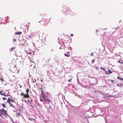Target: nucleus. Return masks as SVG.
<instances>
[{
    "label": "nucleus",
    "mask_w": 123,
    "mask_h": 123,
    "mask_svg": "<svg viewBox=\"0 0 123 123\" xmlns=\"http://www.w3.org/2000/svg\"><path fill=\"white\" fill-rule=\"evenodd\" d=\"M40 100L41 102H49L50 101L48 96H47L45 95L44 94H42L40 96Z\"/></svg>",
    "instance_id": "1"
},
{
    "label": "nucleus",
    "mask_w": 123,
    "mask_h": 123,
    "mask_svg": "<svg viewBox=\"0 0 123 123\" xmlns=\"http://www.w3.org/2000/svg\"><path fill=\"white\" fill-rule=\"evenodd\" d=\"M29 91V89L27 88L26 91V94H24L22 92L21 93L20 95L21 96H23L24 98H30V97L28 94Z\"/></svg>",
    "instance_id": "2"
},
{
    "label": "nucleus",
    "mask_w": 123,
    "mask_h": 123,
    "mask_svg": "<svg viewBox=\"0 0 123 123\" xmlns=\"http://www.w3.org/2000/svg\"><path fill=\"white\" fill-rule=\"evenodd\" d=\"M15 64L11 68V71L13 73H15L17 71V68Z\"/></svg>",
    "instance_id": "3"
},
{
    "label": "nucleus",
    "mask_w": 123,
    "mask_h": 123,
    "mask_svg": "<svg viewBox=\"0 0 123 123\" xmlns=\"http://www.w3.org/2000/svg\"><path fill=\"white\" fill-rule=\"evenodd\" d=\"M49 22L47 19H44L43 20V22L42 23V25L44 26H47Z\"/></svg>",
    "instance_id": "4"
},
{
    "label": "nucleus",
    "mask_w": 123,
    "mask_h": 123,
    "mask_svg": "<svg viewBox=\"0 0 123 123\" xmlns=\"http://www.w3.org/2000/svg\"><path fill=\"white\" fill-rule=\"evenodd\" d=\"M4 110V109L3 108L0 110V116H1L2 118H4L5 117H6L4 114H3Z\"/></svg>",
    "instance_id": "5"
},
{
    "label": "nucleus",
    "mask_w": 123,
    "mask_h": 123,
    "mask_svg": "<svg viewBox=\"0 0 123 123\" xmlns=\"http://www.w3.org/2000/svg\"><path fill=\"white\" fill-rule=\"evenodd\" d=\"M15 104V102L13 100L10 102V103L9 104L10 106L12 107L13 108H14L15 107L14 105Z\"/></svg>",
    "instance_id": "6"
},
{
    "label": "nucleus",
    "mask_w": 123,
    "mask_h": 123,
    "mask_svg": "<svg viewBox=\"0 0 123 123\" xmlns=\"http://www.w3.org/2000/svg\"><path fill=\"white\" fill-rule=\"evenodd\" d=\"M11 98L12 97L11 96L10 97H9L8 98L7 100L6 101L7 102H9V104H10V102H11L13 100H12V99H11Z\"/></svg>",
    "instance_id": "7"
},
{
    "label": "nucleus",
    "mask_w": 123,
    "mask_h": 123,
    "mask_svg": "<svg viewBox=\"0 0 123 123\" xmlns=\"http://www.w3.org/2000/svg\"><path fill=\"white\" fill-rule=\"evenodd\" d=\"M67 53L68 54H65L64 55L67 57H69L70 56V55H69L70 54V53L69 52H67Z\"/></svg>",
    "instance_id": "8"
},
{
    "label": "nucleus",
    "mask_w": 123,
    "mask_h": 123,
    "mask_svg": "<svg viewBox=\"0 0 123 123\" xmlns=\"http://www.w3.org/2000/svg\"><path fill=\"white\" fill-rule=\"evenodd\" d=\"M4 112L3 114H4L5 116H8V114L6 113L7 111L4 109Z\"/></svg>",
    "instance_id": "9"
},
{
    "label": "nucleus",
    "mask_w": 123,
    "mask_h": 123,
    "mask_svg": "<svg viewBox=\"0 0 123 123\" xmlns=\"http://www.w3.org/2000/svg\"><path fill=\"white\" fill-rule=\"evenodd\" d=\"M15 49V48L12 47L11 48H10L9 49V51H13V50H14Z\"/></svg>",
    "instance_id": "10"
},
{
    "label": "nucleus",
    "mask_w": 123,
    "mask_h": 123,
    "mask_svg": "<svg viewBox=\"0 0 123 123\" xmlns=\"http://www.w3.org/2000/svg\"><path fill=\"white\" fill-rule=\"evenodd\" d=\"M22 33V32H17L15 33V34H18L19 35V34H21Z\"/></svg>",
    "instance_id": "11"
},
{
    "label": "nucleus",
    "mask_w": 123,
    "mask_h": 123,
    "mask_svg": "<svg viewBox=\"0 0 123 123\" xmlns=\"http://www.w3.org/2000/svg\"><path fill=\"white\" fill-rule=\"evenodd\" d=\"M105 68H103V70L105 71V73H106V74H109V73H108L107 71H106V70H105Z\"/></svg>",
    "instance_id": "12"
},
{
    "label": "nucleus",
    "mask_w": 123,
    "mask_h": 123,
    "mask_svg": "<svg viewBox=\"0 0 123 123\" xmlns=\"http://www.w3.org/2000/svg\"><path fill=\"white\" fill-rule=\"evenodd\" d=\"M117 86H119L120 87H121L122 86V85H123L121 83L120 84V85H119L118 84H117Z\"/></svg>",
    "instance_id": "13"
},
{
    "label": "nucleus",
    "mask_w": 123,
    "mask_h": 123,
    "mask_svg": "<svg viewBox=\"0 0 123 123\" xmlns=\"http://www.w3.org/2000/svg\"><path fill=\"white\" fill-rule=\"evenodd\" d=\"M117 77V79H120L122 80H123V78H120V77H119L118 76Z\"/></svg>",
    "instance_id": "14"
},
{
    "label": "nucleus",
    "mask_w": 123,
    "mask_h": 123,
    "mask_svg": "<svg viewBox=\"0 0 123 123\" xmlns=\"http://www.w3.org/2000/svg\"><path fill=\"white\" fill-rule=\"evenodd\" d=\"M28 37L29 38H33V35H29L28 36Z\"/></svg>",
    "instance_id": "15"
},
{
    "label": "nucleus",
    "mask_w": 123,
    "mask_h": 123,
    "mask_svg": "<svg viewBox=\"0 0 123 123\" xmlns=\"http://www.w3.org/2000/svg\"><path fill=\"white\" fill-rule=\"evenodd\" d=\"M108 73H109V74H111L112 73V72L109 69L108 71Z\"/></svg>",
    "instance_id": "16"
},
{
    "label": "nucleus",
    "mask_w": 123,
    "mask_h": 123,
    "mask_svg": "<svg viewBox=\"0 0 123 123\" xmlns=\"http://www.w3.org/2000/svg\"><path fill=\"white\" fill-rule=\"evenodd\" d=\"M2 106L4 107V108H6V106L3 103V104H2Z\"/></svg>",
    "instance_id": "17"
},
{
    "label": "nucleus",
    "mask_w": 123,
    "mask_h": 123,
    "mask_svg": "<svg viewBox=\"0 0 123 123\" xmlns=\"http://www.w3.org/2000/svg\"><path fill=\"white\" fill-rule=\"evenodd\" d=\"M6 95V94L4 92L3 93H2L1 95L5 96Z\"/></svg>",
    "instance_id": "18"
},
{
    "label": "nucleus",
    "mask_w": 123,
    "mask_h": 123,
    "mask_svg": "<svg viewBox=\"0 0 123 123\" xmlns=\"http://www.w3.org/2000/svg\"><path fill=\"white\" fill-rule=\"evenodd\" d=\"M94 67H95L96 69V70H98H98H99V68H97V67H96V66H94Z\"/></svg>",
    "instance_id": "19"
},
{
    "label": "nucleus",
    "mask_w": 123,
    "mask_h": 123,
    "mask_svg": "<svg viewBox=\"0 0 123 123\" xmlns=\"http://www.w3.org/2000/svg\"><path fill=\"white\" fill-rule=\"evenodd\" d=\"M20 114L19 113H16V115L19 116L20 115Z\"/></svg>",
    "instance_id": "20"
},
{
    "label": "nucleus",
    "mask_w": 123,
    "mask_h": 123,
    "mask_svg": "<svg viewBox=\"0 0 123 123\" xmlns=\"http://www.w3.org/2000/svg\"><path fill=\"white\" fill-rule=\"evenodd\" d=\"M3 91H0V94H1V95L2 94V92H3Z\"/></svg>",
    "instance_id": "21"
},
{
    "label": "nucleus",
    "mask_w": 123,
    "mask_h": 123,
    "mask_svg": "<svg viewBox=\"0 0 123 123\" xmlns=\"http://www.w3.org/2000/svg\"><path fill=\"white\" fill-rule=\"evenodd\" d=\"M7 99V98H5V97H3V99L4 100H6Z\"/></svg>",
    "instance_id": "22"
},
{
    "label": "nucleus",
    "mask_w": 123,
    "mask_h": 123,
    "mask_svg": "<svg viewBox=\"0 0 123 123\" xmlns=\"http://www.w3.org/2000/svg\"><path fill=\"white\" fill-rule=\"evenodd\" d=\"M71 80H72V79L69 80H68V82H70L71 81Z\"/></svg>",
    "instance_id": "23"
},
{
    "label": "nucleus",
    "mask_w": 123,
    "mask_h": 123,
    "mask_svg": "<svg viewBox=\"0 0 123 123\" xmlns=\"http://www.w3.org/2000/svg\"><path fill=\"white\" fill-rule=\"evenodd\" d=\"M110 80L112 82H114V80Z\"/></svg>",
    "instance_id": "24"
},
{
    "label": "nucleus",
    "mask_w": 123,
    "mask_h": 123,
    "mask_svg": "<svg viewBox=\"0 0 123 123\" xmlns=\"http://www.w3.org/2000/svg\"><path fill=\"white\" fill-rule=\"evenodd\" d=\"M118 27H119L118 26V27H116L115 28V29H116V30H117L118 29Z\"/></svg>",
    "instance_id": "25"
},
{
    "label": "nucleus",
    "mask_w": 123,
    "mask_h": 123,
    "mask_svg": "<svg viewBox=\"0 0 123 123\" xmlns=\"http://www.w3.org/2000/svg\"><path fill=\"white\" fill-rule=\"evenodd\" d=\"M13 63L15 62V63L16 62V61H13Z\"/></svg>",
    "instance_id": "26"
},
{
    "label": "nucleus",
    "mask_w": 123,
    "mask_h": 123,
    "mask_svg": "<svg viewBox=\"0 0 123 123\" xmlns=\"http://www.w3.org/2000/svg\"><path fill=\"white\" fill-rule=\"evenodd\" d=\"M0 80L1 81H2L3 80V79H0Z\"/></svg>",
    "instance_id": "27"
},
{
    "label": "nucleus",
    "mask_w": 123,
    "mask_h": 123,
    "mask_svg": "<svg viewBox=\"0 0 123 123\" xmlns=\"http://www.w3.org/2000/svg\"><path fill=\"white\" fill-rule=\"evenodd\" d=\"M70 35H71V36L72 37L73 36V34H71Z\"/></svg>",
    "instance_id": "28"
},
{
    "label": "nucleus",
    "mask_w": 123,
    "mask_h": 123,
    "mask_svg": "<svg viewBox=\"0 0 123 123\" xmlns=\"http://www.w3.org/2000/svg\"><path fill=\"white\" fill-rule=\"evenodd\" d=\"M120 59L119 61H118V62H120Z\"/></svg>",
    "instance_id": "29"
},
{
    "label": "nucleus",
    "mask_w": 123,
    "mask_h": 123,
    "mask_svg": "<svg viewBox=\"0 0 123 123\" xmlns=\"http://www.w3.org/2000/svg\"><path fill=\"white\" fill-rule=\"evenodd\" d=\"M100 68L101 69H103V68H102L101 67Z\"/></svg>",
    "instance_id": "30"
},
{
    "label": "nucleus",
    "mask_w": 123,
    "mask_h": 123,
    "mask_svg": "<svg viewBox=\"0 0 123 123\" xmlns=\"http://www.w3.org/2000/svg\"><path fill=\"white\" fill-rule=\"evenodd\" d=\"M14 42H15L16 41V39H14L13 40Z\"/></svg>",
    "instance_id": "31"
},
{
    "label": "nucleus",
    "mask_w": 123,
    "mask_h": 123,
    "mask_svg": "<svg viewBox=\"0 0 123 123\" xmlns=\"http://www.w3.org/2000/svg\"><path fill=\"white\" fill-rule=\"evenodd\" d=\"M41 90H42V93H43V91L42 89H41Z\"/></svg>",
    "instance_id": "32"
},
{
    "label": "nucleus",
    "mask_w": 123,
    "mask_h": 123,
    "mask_svg": "<svg viewBox=\"0 0 123 123\" xmlns=\"http://www.w3.org/2000/svg\"><path fill=\"white\" fill-rule=\"evenodd\" d=\"M120 63L121 64H122V63H123V62H120Z\"/></svg>",
    "instance_id": "33"
},
{
    "label": "nucleus",
    "mask_w": 123,
    "mask_h": 123,
    "mask_svg": "<svg viewBox=\"0 0 123 123\" xmlns=\"http://www.w3.org/2000/svg\"><path fill=\"white\" fill-rule=\"evenodd\" d=\"M27 53H28V54H31V53L30 52H28Z\"/></svg>",
    "instance_id": "34"
},
{
    "label": "nucleus",
    "mask_w": 123,
    "mask_h": 123,
    "mask_svg": "<svg viewBox=\"0 0 123 123\" xmlns=\"http://www.w3.org/2000/svg\"><path fill=\"white\" fill-rule=\"evenodd\" d=\"M94 60H93V63H94Z\"/></svg>",
    "instance_id": "35"
},
{
    "label": "nucleus",
    "mask_w": 123,
    "mask_h": 123,
    "mask_svg": "<svg viewBox=\"0 0 123 123\" xmlns=\"http://www.w3.org/2000/svg\"><path fill=\"white\" fill-rule=\"evenodd\" d=\"M91 55H92V53H91Z\"/></svg>",
    "instance_id": "36"
},
{
    "label": "nucleus",
    "mask_w": 123,
    "mask_h": 123,
    "mask_svg": "<svg viewBox=\"0 0 123 123\" xmlns=\"http://www.w3.org/2000/svg\"><path fill=\"white\" fill-rule=\"evenodd\" d=\"M103 77H104V78H105V77L104 76H103Z\"/></svg>",
    "instance_id": "37"
},
{
    "label": "nucleus",
    "mask_w": 123,
    "mask_h": 123,
    "mask_svg": "<svg viewBox=\"0 0 123 123\" xmlns=\"http://www.w3.org/2000/svg\"><path fill=\"white\" fill-rule=\"evenodd\" d=\"M34 68H35V66H34Z\"/></svg>",
    "instance_id": "38"
},
{
    "label": "nucleus",
    "mask_w": 123,
    "mask_h": 123,
    "mask_svg": "<svg viewBox=\"0 0 123 123\" xmlns=\"http://www.w3.org/2000/svg\"><path fill=\"white\" fill-rule=\"evenodd\" d=\"M49 61V60H48V61Z\"/></svg>",
    "instance_id": "39"
},
{
    "label": "nucleus",
    "mask_w": 123,
    "mask_h": 123,
    "mask_svg": "<svg viewBox=\"0 0 123 123\" xmlns=\"http://www.w3.org/2000/svg\"><path fill=\"white\" fill-rule=\"evenodd\" d=\"M68 10H69V11H70L69 10V9H68Z\"/></svg>",
    "instance_id": "40"
}]
</instances>
